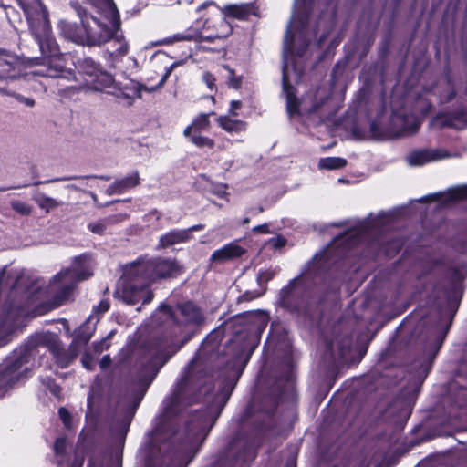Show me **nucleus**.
I'll use <instances>...</instances> for the list:
<instances>
[{"instance_id":"obj_19","label":"nucleus","mask_w":467,"mask_h":467,"mask_svg":"<svg viewBox=\"0 0 467 467\" xmlns=\"http://www.w3.org/2000/svg\"><path fill=\"white\" fill-rule=\"evenodd\" d=\"M293 24H295V21H292V24L289 26L287 33L285 37V41H284L283 58H284V63H285V55H286L287 64H290V60L293 59L294 48L296 47V45L301 46V43H299V40L296 41L295 36H292Z\"/></svg>"},{"instance_id":"obj_18","label":"nucleus","mask_w":467,"mask_h":467,"mask_svg":"<svg viewBox=\"0 0 467 467\" xmlns=\"http://www.w3.org/2000/svg\"><path fill=\"white\" fill-rule=\"evenodd\" d=\"M218 125L229 133H239L246 129L245 122L238 119H232L228 116H219L216 119Z\"/></svg>"},{"instance_id":"obj_48","label":"nucleus","mask_w":467,"mask_h":467,"mask_svg":"<svg viewBox=\"0 0 467 467\" xmlns=\"http://www.w3.org/2000/svg\"><path fill=\"white\" fill-rule=\"evenodd\" d=\"M70 189H77V187L75 185H70L68 186Z\"/></svg>"},{"instance_id":"obj_12","label":"nucleus","mask_w":467,"mask_h":467,"mask_svg":"<svg viewBox=\"0 0 467 467\" xmlns=\"http://www.w3.org/2000/svg\"><path fill=\"white\" fill-rule=\"evenodd\" d=\"M245 250L235 243H230L223 248L216 250L211 259L213 261L223 262L242 256Z\"/></svg>"},{"instance_id":"obj_14","label":"nucleus","mask_w":467,"mask_h":467,"mask_svg":"<svg viewBox=\"0 0 467 467\" xmlns=\"http://www.w3.org/2000/svg\"><path fill=\"white\" fill-rule=\"evenodd\" d=\"M140 183V175L138 171H133L123 179L116 181L107 189L109 195L121 193L125 191L137 186Z\"/></svg>"},{"instance_id":"obj_47","label":"nucleus","mask_w":467,"mask_h":467,"mask_svg":"<svg viewBox=\"0 0 467 467\" xmlns=\"http://www.w3.org/2000/svg\"><path fill=\"white\" fill-rule=\"evenodd\" d=\"M301 55H302V50L301 49L296 50V56H301Z\"/></svg>"},{"instance_id":"obj_44","label":"nucleus","mask_w":467,"mask_h":467,"mask_svg":"<svg viewBox=\"0 0 467 467\" xmlns=\"http://www.w3.org/2000/svg\"><path fill=\"white\" fill-rule=\"evenodd\" d=\"M210 5H213V3H211V2L203 3L202 5H201L198 7L197 11L200 12L202 9L205 8L206 6H208Z\"/></svg>"},{"instance_id":"obj_41","label":"nucleus","mask_w":467,"mask_h":467,"mask_svg":"<svg viewBox=\"0 0 467 467\" xmlns=\"http://www.w3.org/2000/svg\"><path fill=\"white\" fill-rule=\"evenodd\" d=\"M203 227L204 226L202 224H197V225L192 226L191 228H189L187 230L189 231V234H191V232L202 230V229H203Z\"/></svg>"},{"instance_id":"obj_29","label":"nucleus","mask_w":467,"mask_h":467,"mask_svg":"<svg viewBox=\"0 0 467 467\" xmlns=\"http://www.w3.org/2000/svg\"><path fill=\"white\" fill-rule=\"evenodd\" d=\"M165 361H166V359H165V360H163V361H161V362L160 363V366H159V367H157V362H156L155 360H154V362L152 361V362L149 365V367L147 368V369H149V371L151 373V376H150V379L148 380L147 384H150V383L151 382V380L153 379L154 376H155V375H156V373L158 372L159 368H160L161 366H162V365H163V363H164Z\"/></svg>"},{"instance_id":"obj_39","label":"nucleus","mask_w":467,"mask_h":467,"mask_svg":"<svg viewBox=\"0 0 467 467\" xmlns=\"http://www.w3.org/2000/svg\"><path fill=\"white\" fill-rule=\"evenodd\" d=\"M205 437V432L203 431L198 432L194 437V440L192 441V446H195L199 441L203 440Z\"/></svg>"},{"instance_id":"obj_26","label":"nucleus","mask_w":467,"mask_h":467,"mask_svg":"<svg viewBox=\"0 0 467 467\" xmlns=\"http://www.w3.org/2000/svg\"><path fill=\"white\" fill-rule=\"evenodd\" d=\"M52 352L54 353V355L56 356L57 358V363L61 366V367H66L68 365V363L70 362V360L73 358V357H71L70 358H64V354L61 353L58 349H57V347H54L52 348Z\"/></svg>"},{"instance_id":"obj_31","label":"nucleus","mask_w":467,"mask_h":467,"mask_svg":"<svg viewBox=\"0 0 467 467\" xmlns=\"http://www.w3.org/2000/svg\"><path fill=\"white\" fill-rule=\"evenodd\" d=\"M66 447V440L64 438H58L54 443V451L56 453H62Z\"/></svg>"},{"instance_id":"obj_22","label":"nucleus","mask_w":467,"mask_h":467,"mask_svg":"<svg viewBox=\"0 0 467 467\" xmlns=\"http://www.w3.org/2000/svg\"><path fill=\"white\" fill-rule=\"evenodd\" d=\"M447 202H456L467 198V186H461L448 190L444 194Z\"/></svg>"},{"instance_id":"obj_32","label":"nucleus","mask_w":467,"mask_h":467,"mask_svg":"<svg viewBox=\"0 0 467 467\" xmlns=\"http://www.w3.org/2000/svg\"><path fill=\"white\" fill-rule=\"evenodd\" d=\"M81 362L87 369L93 368V359L89 355H88V354L84 355L81 358Z\"/></svg>"},{"instance_id":"obj_17","label":"nucleus","mask_w":467,"mask_h":467,"mask_svg":"<svg viewBox=\"0 0 467 467\" xmlns=\"http://www.w3.org/2000/svg\"><path fill=\"white\" fill-rule=\"evenodd\" d=\"M178 313L182 317L177 320L180 323L199 322L202 317L200 310L190 302L180 306Z\"/></svg>"},{"instance_id":"obj_36","label":"nucleus","mask_w":467,"mask_h":467,"mask_svg":"<svg viewBox=\"0 0 467 467\" xmlns=\"http://www.w3.org/2000/svg\"><path fill=\"white\" fill-rule=\"evenodd\" d=\"M253 231L254 233L269 234L268 224L257 225V226L254 227Z\"/></svg>"},{"instance_id":"obj_37","label":"nucleus","mask_w":467,"mask_h":467,"mask_svg":"<svg viewBox=\"0 0 467 467\" xmlns=\"http://www.w3.org/2000/svg\"><path fill=\"white\" fill-rule=\"evenodd\" d=\"M240 83H241L240 78L237 77H234V76H232L229 78V82H228L229 86L234 88H237L240 86Z\"/></svg>"},{"instance_id":"obj_16","label":"nucleus","mask_w":467,"mask_h":467,"mask_svg":"<svg viewBox=\"0 0 467 467\" xmlns=\"http://www.w3.org/2000/svg\"><path fill=\"white\" fill-rule=\"evenodd\" d=\"M224 16L236 19H246L251 14L256 15L254 6L251 4L229 5L223 9Z\"/></svg>"},{"instance_id":"obj_40","label":"nucleus","mask_w":467,"mask_h":467,"mask_svg":"<svg viewBox=\"0 0 467 467\" xmlns=\"http://www.w3.org/2000/svg\"><path fill=\"white\" fill-rule=\"evenodd\" d=\"M88 227L95 234H101L103 232V226L100 224H90Z\"/></svg>"},{"instance_id":"obj_24","label":"nucleus","mask_w":467,"mask_h":467,"mask_svg":"<svg viewBox=\"0 0 467 467\" xmlns=\"http://www.w3.org/2000/svg\"><path fill=\"white\" fill-rule=\"evenodd\" d=\"M11 207L13 210L22 215H28L32 212V208L29 204L20 201H12Z\"/></svg>"},{"instance_id":"obj_4","label":"nucleus","mask_w":467,"mask_h":467,"mask_svg":"<svg viewBox=\"0 0 467 467\" xmlns=\"http://www.w3.org/2000/svg\"><path fill=\"white\" fill-rule=\"evenodd\" d=\"M92 275V260L83 254L76 257L69 269L61 271L56 275L48 285L51 294H56L57 303L67 298L75 284Z\"/></svg>"},{"instance_id":"obj_8","label":"nucleus","mask_w":467,"mask_h":467,"mask_svg":"<svg viewBox=\"0 0 467 467\" xmlns=\"http://www.w3.org/2000/svg\"><path fill=\"white\" fill-rule=\"evenodd\" d=\"M204 36L205 32L202 31V21L197 19L184 32L174 34L166 38L163 43L172 44L178 41H193L200 43L205 41Z\"/></svg>"},{"instance_id":"obj_27","label":"nucleus","mask_w":467,"mask_h":467,"mask_svg":"<svg viewBox=\"0 0 467 467\" xmlns=\"http://www.w3.org/2000/svg\"><path fill=\"white\" fill-rule=\"evenodd\" d=\"M267 243L273 248L278 249V248L283 247L285 244L286 240L282 236H276V237H273V238L269 239Z\"/></svg>"},{"instance_id":"obj_13","label":"nucleus","mask_w":467,"mask_h":467,"mask_svg":"<svg viewBox=\"0 0 467 467\" xmlns=\"http://www.w3.org/2000/svg\"><path fill=\"white\" fill-rule=\"evenodd\" d=\"M113 40L112 50H108V59L110 60V63L114 65L116 61H119L127 53L129 52V44L124 39V37L118 33V31L115 32L114 36L111 38Z\"/></svg>"},{"instance_id":"obj_5","label":"nucleus","mask_w":467,"mask_h":467,"mask_svg":"<svg viewBox=\"0 0 467 467\" xmlns=\"http://www.w3.org/2000/svg\"><path fill=\"white\" fill-rule=\"evenodd\" d=\"M210 114H200L194 118L192 122L185 128L183 135L199 148L212 149L214 141L209 137L202 135V132L208 131L211 127L209 120Z\"/></svg>"},{"instance_id":"obj_43","label":"nucleus","mask_w":467,"mask_h":467,"mask_svg":"<svg viewBox=\"0 0 467 467\" xmlns=\"http://www.w3.org/2000/svg\"><path fill=\"white\" fill-rule=\"evenodd\" d=\"M265 275H266V276H265V274H264V273H261V274L259 275V276H258V280H259V281H261V280H263V279H265V280H268L269 278H271L270 274L266 273Z\"/></svg>"},{"instance_id":"obj_10","label":"nucleus","mask_w":467,"mask_h":467,"mask_svg":"<svg viewBox=\"0 0 467 467\" xmlns=\"http://www.w3.org/2000/svg\"><path fill=\"white\" fill-rule=\"evenodd\" d=\"M20 368V361L6 360L0 365V389L19 379Z\"/></svg>"},{"instance_id":"obj_23","label":"nucleus","mask_w":467,"mask_h":467,"mask_svg":"<svg viewBox=\"0 0 467 467\" xmlns=\"http://www.w3.org/2000/svg\"><path fill=\"white\" fill-rule=\"evenodd\" d=\"M420 122L414 116H409L404 120V126L400 132L401 135L408 136L417 132Z\"/></svg>"},{"instance_id":"obj_25","label":"nucleus","mask_w":467,"mask_h":467,"mask_svg":"<svg viewBox=\"0 0 467 467\" xmlns=\"http://www.w3.org/2000/svg\"><path fill=\"white\" fill-rule=\"evenodd\" d=\"M37 202L41 208L46 209L47 211L58 206V202L55 199L47 196L39 198Z\"/></svg>"},{"instance_id":"obj_7","label":"nucleus","mask_w":467,"mask_h":467,"mask_svg":"<svg viewBox=\"0 0 467 467\" xmlns=\"http://www.w3.org/2000/svg\"><path fill=\"white\" fill-rule=\"evenodd\" d=\"M202 31L205 32L204 40L213 42L215 39L228 36L232 33V26L225 17L216 14L202 21Z\"/></svg>"},{"instance_id":"obj_42","label":"nucleus","mask_w":467,"mask_h":467,"mask_svg":"<svg viewBox=\"0 0 467 467\" xmlns=\"http://www.w3.org/2000/svg\"><path fill=\"white\" fill-rule=\"evenodd\" d=\"M160 309L161 311H164L165 314L168 315V316L171 315V311L170 307L167 306H161Z\"/></svg>"},{"instance_id":"obj_33","label":"nucleus","mask_w":467,"mask_h":467,"mask_svg":"<svg viewBox=\"0 0 467 467\" xmlns=\"http://www.w3.org/2000/svg\"><path fill=\"white\" fill-rule=\"evenodd\" d=\"M241 106H242V104L239 100H233L231 102L229 114L232 116H236L237 115L236 111L241 108Z\"/></svg>"},{"instance_id":"obj_15","label":"nucleus","mask_w":467,"mask_h":467,"mask_svg":"<svg viewBox=\"0 0 467 467\" xmlns=\"http://www.w3.org/2000/svg\"><path fill=\"white\" fill-rule=\"evenodd\" d=\"M60 33L65 37L69 39L72 42L84 45V37L83 33L84 29L83 26L78 27L76 25L62 20L58 24Z\"/></svg>"},{"instance_id":"obj_3","label":"nucleus","mask_w":467,"mask_h":467,"mask_svg":"<svg viewBox=\"0 0 467 467\" xmlns=\"http://www.w3.org/2000/svg\"><path fill=\"white\" fill-rule=\"evenodd\" d=\"M79 71L83 74L88 88L95 91H106L117 97L127 99L140 98L142 90L152 92L161 88L167 75L162 78L156 88H147L141 84L130 80L123 87L115 83L111 74L105 71L101 66L90 57H85L78 63Z\"/></svg>"},{"instance_id":"obj_34","label":"nucleus","mask_w":467,"mask_h":467,"mask_svg":"<svg viewBox=\"0 0 467 467\" xmlns=\"http://www.w3.org/2000/svg\"><path fill=\"white\" fill-rule=\"evenodd\" d=\"M109 307V304L108 301H101L99 306L97 307L94 308L95 311H99L100 313H105L106 311H108Z\"/></svg>"},{"instance_id":"obj_6","label":"nucleus","mask_w":467,"mask_h":467,"mask_svg":"<svg viewBox=\"0 0 467 467\" xmlns=\"http://www.w3.org/2000/svg\"><path fill=\"white\" fill-rule=\"evenodd\" d=\"M289 64L285 61L283 65V88L284 92L286 95V109L287 112L290 116L296 114L299 112V106L303 108L304 110L312 112L318 109V103H312L310 106H307V98H304L301 102L297 100L296 95L294 93V88L289 86L288 78H289Z\"/></svg>"},{"instance_id":"obj_30","label":"nucleus","mask_w":467,"mask_h":467,"mask_svg":"<svg viewBox=\"0 0 467 467\" xmlns=\"http://www.w3.org/2000/svg\"><path fill=\"white\" fill-rule=\"evenodd\" d=\"M58 413H59V417H60L61 420L63 421V423L65 424V426L69 427V425H70L69 412L65 408H60Z\"/></svg>"},{"instance_id":"obj_1","label":"nucleus","mask_w":467,"mask_h":467,"mask_svg":"<svg viewBox=\"0 0 467 467\" xmlns=\"http://www.w3.org/2000/svg\"><path fill=\"white\" fill-rule=\"evenodd\" d=\"M178 271L175 262L169 260L139 261L128 265L119 282L116 295L128 304H146L153 298L150 284Z\"/></svg>"},{"instance_id":"obj_35","label":"nucleus","mask_w":467,"mask_h":467,"mask_svg":"<svg viewBox=\"0 0 467 467\" xmlns=\"http://www.w3.org/2000/svg\"><path fill=\"white\" fill-rule=\"evenodd\" d=\"M110 364H111V359H110L109 356H104L99 362V367L101 369H106L110 366Z\"/></svg>"},{"instance_id":"obj_28","label":"nucleus","mask_w":467,"mask_h":467,"mask_svg":"<svg viewBox=\"0 0 467 467\" xmlns=\"http://www.w3.org/2000/svg\"><path fill=\"white\" fill-rule=\"evenodd\" d=\"M202 79L211 90L215 88V78L213 75L209 72H205L202 76Z\"/></svg>"},{"instance_id":"obj_46","label":"nucleus","mask_w":467,"mask_h":467,"mask_svg":"<svg viewBox=\"0 0 467 467\" xmlns=\"http://www.w3.org/2000/svg\"><path fill=\"white\" fill-rule=\"evenodd\" d=\"M250 223V219L248 217L244 218V221H243L244 224H246V223Z\"/></svg>"},{"instance_id":"obj_45","label":"nucleus","mask_w":467,"mask_h":467,"mask_svg":"<svg viewBox=\"0 0 467 467\" xmlns=\"http://www.w3.org/2000/svg\"><path fill=\"white\" fill-rule=\"evenodd\" d=\"M24 101L28 106H33L34 105V101L31 99H25Z\"/></svg>"},{"instance_id":"obj_38","label":"nucleus","mask_w":467,"mask_h":467,"mask_svg":"<svg viewBox=\"0 0 467 467\" xmlns=\"http://www.w3.org/2000/svg\"><path fill=\"white\" fill-rule=\"evenodd\" d=\"M452 98V88L447 83V93L441 97L442 101H449Z\"/></svg>"},{"instance_id":"obj_9","label":"nucleus","mask_w":467,"mask_h":467,"mask_svg":"<svg viewBox=\"0 0 467 467\" xmlns=\"http://www.w3.org/2000/svg\"><path fill=\"white\" fill-rule=\"evenodd\" d=\"M449 156L444 150H418L410 153L407 156V161L410 166H421L426 163L439 161Z\"/></svg>"},{"instance_id":"obj_49","label":"nucleus","mask_w":467,"mask_h":467,"mask_svg":"<svg viewBox=\"0 0 467 467\" xmlns=\"http://www.w3.org/2000/svg\"><path fill=\"white\" fill-rule=\"evenodd\" d=\"M224 194H225V192L223 191V192H222V193H220L219 195H220V196H223Z\"/></svg>"},{"instance_id":"obj_11","label":"nucleus","mask_w":467,"mask_h":467,"mask_svg":"<svg viewBox=\"0 0 467 467\" xmlns=\"http://www.w3.org/2000/svg\"><path fill=\"white\" fill-rule=\"evenodd\" d=\"M192 235L188 230H172L160 237L159 247L167 248L175 244L186 243Z\"/></svg>"},{"instance_id":"obj_20","label":"nucleus","mask_w":467,"mask_h":467,"mask_svg":"<svg viewBox=\"0 0 467 467\" xmlns=\"http://www.w3.org/2000/svg\"><path fill=\"white\" fill-rule=\"evenodd\" d=\"M434 125L448 126V127H452L455 129H462L466 126V122H465V119H462V116L450 117V118L445 117V116H440L435 119Z\"/></svg>"},{"instance_id":"obj_2","label":"nucleus","mask_w":467,"mask_h":467,"mask_svg":"<svg viewBox=\"0 0 467 467\" xmlns=\"http://www.w3.org/2000/svg\"><path fill=\"white\" fill-rule=\"evenodd\" d=\"M24 10L31 30L36 36L42 54L48 58L46 71L36 74L50 78L62 76L65 65L56 41L49 36L47 11L40 0H17Z\"/></svg>"},{"instance_id":"obj_21","label":"nucleus","mask_w":467,"mask_h":467,"mask_svg":"<svg viewBox=\"0 0 467 467\" xmlns=\"http://www.w3.org/2000/svg\"><path fill=\"white\" fill-rule=\"evenodd\" d=\"M347 161L340 157H327L322 158L318 161L320 169L336 170L345 167Z\"/></svg>"}]
</instances>
